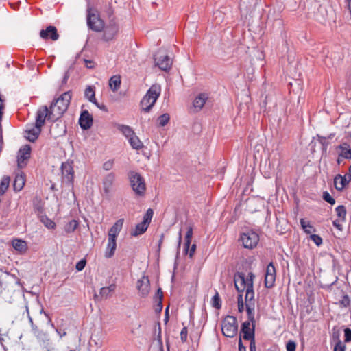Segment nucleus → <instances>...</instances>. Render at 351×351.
I'll return each mask as SVG.
<instances>
[{"mask_svg": "<svg viewBox=\"0 0 351 351\" xmlns=\"http://www.w3.org/2000/svg\"><path fill=\"white\" fill-rule=\"evenodd\" d=\"M300 224L302 229L306 234H310L312 232H315L316 231L315 228L311 225L309 222L306 221L304 219H300Z\"/></svg>", "mask_w": 351, "mask_h": 351, "instance_id": "nucleus-34", "label": "nucleus"}, {"mask_svg": "<svg viewBox=\"0 0 351 351\" xmlns=\"http://www.w3.org/2000/svg\"><path fill=\"white\" fill-rule=\"evenodd\" d=\"M239 241L246 249H253L256 247L259 241V236L254 231L248 230L240 235Z\"/></svg>", "mask_w": 351, "mask_h": 351, "instance_id": "nucleus-8", "label": "nucleus"}, {"mask_svg": "<svg viewBox=\"0 0 351 351\" xmlns=\"http://www.w3.org/2000/svg\"><path fill=\"white\" fill-rule=\"evenodd\" d=\"M323 199L328 203L330 204L331 205H333L335 204V200L333 197H331V195L327 192L324 191L322 195Z\"/></svg>", "mask_w": 351, "mask_h": 351, "instance_id": "nucleus-44", "label": "nucleus"}, {"mask_svg": "<svg viewBox=\"0 0 351 351\" xmlns=\"http://www.w3.org/2000/svg\"><path fill=\"white\" fill-rule=\"evenodd\" d=\"M341 306L348 307L350 304V300L347 294L343 295L342 299L339 301Z\"/></svg>", "mask_w": 351, "mask_h": 351, "instance_id": "nucleus-46", "label": "nucleus"}, {"mask_svg": "<svg viewBox=\"0 0 351 351\" xmlns=\"http://www.w3.org/2000/svg\"><path fill=\"white\" fill-rule=\"evenodd\" d=\"M59 127L58 123L53 124L51 126L50 132L55 136H62L66 133V127L62 124L61 128L59 131H57L58 128Z\"/></svg>", "mask_w": 351, "mask_h": 351, "instance_id": "nucleus-30", "label": "nucleus"}, {"mask_svg": "<svg viewBox=\"0 0 351 351\" xmlns=\"http://www.w3.org/2000/svg\"><path fill=\"white\" fill-rule=\"evenodd\" d=\"M340 335L339 330L337 328L334 327L331 335L332 341L335 342V343H343L340 339Z\"/></svg>", "mask_w": 351, "mask_h": 351, "instance_id": "nucleus-37", "label": "nucleus"}, {"mask_svg": "<svg viewBox=\"0 0 351 351\" xmlns=\"http://www.w3.org/2000/svg\"><path fill=\"white\" fill-rule=\"evenodd\" d=\"M221 330L224 336L234 337L238 332V322L234 316H226L221 323Z\"/></svg>", "mask_w": 351, "mask_h": 351, "instance_id": "nucleus-5", "label": "nucleus"}, {"mask_svg": "<svg viewBox=\"0 0 351 351\" xmlns=\"http://www.w3.org/2000/svg\"><path fill=\"white\" fill-rule=\"evenodd\" d=\"M153 215V210L149 208L143 217V221L136 224L134 230L131 233V234L134 237H137L143 234L147 230Z\"/></svg>", "mask_w": 351, "mask_h": 351, "instance_id": "nucleus-9", "label": "nucleus"}, {"mask_svg": "<svg viewBox=\"0 0 351 351\" xmlns=\"http://www.w3.org/2000/svg\"><path fill=\"white\" fill-rule=\"evenodd\" d=\"M51 116L50 108L49 109L47 106H40L36 112L35 124L43 127L45 125L46 119L51 121H57L56 119L51 118Z\"/></svg>", "mask_w": 351, "mask_h": 351, "instance_id": "nucleus-10", "label": "nucleus"}, {"mask_svg": "<svg viewBox=\"0 0 351 351\" xmlns=\"http://www.w3.org/2000/svg\"><path fill=\"white\" fill-rule=\"evenodd\" d=\"M193 237V227L189 226L187 228V231L185 236V240L186 241V244L191 243V239Z\"/></svg>", "mask_w": 351, "mask_h": 351, "instance_id": "nucleus-45", "label": "nucleus"}, {"mask_svg": "<svg viewBox=\"0 0 351 351\" xmlns=\"http://www.w3.org/2000/svg\"><path fill=\"white\" fill-rule=\"evenodd\" d=\"M117 32L118 27L115 23L110 25L109 26L106 27L104 32L103 38L106 41L110 40L114 38Z\"/></svg>", "mask_w": 351, "mask_h": 351, "instance_id": "nucleus-22", "label": "nucleus"}, {"mask_svg": "<svg viewBox=\"0 0 351 351\" xmlns=\"http://www.w3.org/2000/svg\"><path fill=\"white\" fill-rule=\"evenodd\" d=\"M276 280V276L274 275H267L265 276V286L267 288H271L274 285V282Z\"/></svg>", "mask_w": 351, "mask_h": 351, "instance_id": "nucleus-36", "label": "nucleus"}, {"mask_svg": "<svg viewBox=\"0 0 351 351\" xmlns=\"http://www.w3.org/2000/svg\"><path fill=\"white\" fill-rule=\"evenodd\" d=\"M250 351H256V341L255 339L250 341Z\"/></svg>", "mask_w": 351, "mask_h": 351, "instance_id": "nucleus-60", "label": "nucleus"}, {"mask_svg": "<svg viewBox=\"0 0 351 351\" xmlns=\"http://www.w3.org/2000/svg\"><path fill=\"white\" fill-rule=\"evenodd\" d=\"M93 123L92 115L88 110H84L80 114L79 123L83 130H88L91 128Z\"/></svg>", "mask_w": 351, "mask_h": 351, "instance_id": "nucleus-16", "label": "nucleus"}, {"mask_svg": "<svg viewBox=\"0 0 351 351\" xmlns=\"http://www.w3.org/2000/svg\"><path fill=\"white\" fill-rule=\"evenodd\" d=\"M40 36L45 40L50 38L53 41H56L59 38V34L55 26L49 25L45 29L40 32Z\"/></svg>", "mask_w": 351, "mask_h": 351, "instance_id": "nucleus-14", "label": "nucleus"}, {"mask_svg": "<svg viewBox=\"0 0 351 351\" xmlns=\"http://www.w3.org/2000/svg\"><path fill=\"white\" fill-rule=\"evenodd\" d=\"M208 96L206 93H202L199 94L193 102V112H197L200 111L208 100Z\"/></svg>", "mask_w": 351, "mask_h": 351, "instance_id": "nucleus-18", "label": "nucleus"}, {"mask_svg": "<svg viewBox=\"0 0 351 351\" xmlns=\"http://www.w3.org/2000/svg\"><path fill=\"white\" fill-rule=\"evenodd\" d=\"M86 264V259H82L79 262L77 263L75 268L77 271H82L84 269Z\"/></svg>", "mask_w": 351, "mask_h": 351, "instance_id": "nucleus-53", "label": "nucleus"}, {"mask_svg": "<svg viewBox=\"0 0 351 351\" xmlns=\"http://www.w3.org/2000/svg\"><path fill=\"white\" fill-rule=\"evenodd\" d=\"M333 226L337 228L338 230H342V225L339 223V221L335 220L332 222Z\"/></svg>", "mask_w": 351, "mask_h": 351, "instance_id": "nucleus-64", "label": "nucleus"}, {"mask_svg": "<svg viewBox=\"0 0 351 351\" xmlns=\"http://www.w3.org/2000/svg\"><path fill=\"white\" fill-rule=\"evenodd\" d=\"M69 77H70L69 73V71H66L64 73V77L62 81V85L66 84L67 83V81H68V79L69 78Z\"/></svg>", "mask_w": 351, "mask_h": 351, "instance_id": "nucleus-62", "label": "nucleus"}, {"mask_svg": "<svg viewBox=\"0 0 351 351\" xmlns=\"http://www.w3.org/2000/svg\"><path fill=\"white\" fill-rule=\"evenodd\" d=\"M346 88L351 90V71H350L346 76Z\"/></svg>", "mask_w": 351, "mask_h": 351, "instance_id": "nucleus-57", "label": "nucleus"}, {"mask_svg": "<svg viewBox=\"0 0 351 351\" xmlns=\"http://www.w3.org/2000/svg\"><path fill=\"white\" fill-rule=\"evenodd\" d=\"M116 288L115 285L112 284L108 287H102L100 289L99 295L101 298H108L111 295V293L114 291Z\"/></svg>", "mask_w": 351, "mask_h": 351, "instance_id": "nucleus-28", "label": "nucleus"}, {"mask_svg": "<svg viewBox=\"0 0 351 351\" xmlns=\"http://www.w3.org/2000/svg\"><path fill=\"white\" fill-rule=\"evenodd\" d=\"M129 178L133 191L136 195L143 196L146 190L144 178L139 173L135 172H131Z\"/></svg>", "mask_w": 351, "mask_h": 351, "instance_id": "nucleus-6", "label": "nucleus"}, {"mask_svg": "<svg viewBox=\"0 0 351 351\" xmlns=\"http://www.w3.org/2000/svg\"><path fill=\"white\" fill-rule=\"evenodd\" d=\"M155 302H156L155 306L156 313H160L162 309V299L163 293L161 288H158L154 296Z\"/></svg>", "mask_w": 351, "mask_h": 351, "instance_id": "nucleus-24", "label": "nucleus"}, {"mask_svg": "<svg viewBox=\"0 0 351 351\" xmlns=\"http://www.w3.org/2000/svg\"><path fill=\"white\" fill-rule=\"evenodd\" d=\"M245 308L247 314L248 320L250 323L254 324L255 319H254V303H248L245 304Z\"/></svg>", "mask_w": 351, "mask_h": 351, "instance_id": "nucleus-29", "label": "nucleus"}, {"mask_svg": "<svg viewBox=\"0 0 351 351\" xmlns=\"http://www.w3.org/2000/svg\"><path fill=\"white\" fill-rule=\"evenodd\" d=\"M114 180L115 174L114 173H110L104 178L102 182L103 190L106 195H108L111 192Z\"/></svg>", "mask_w": 351, "mask_h": 351, "instance_id": "nucleus-19", "label": "nucleus"}, {"mask_svg": "<svg viewBox=\"0 0 351 351\" xmlns=\"http://www.w3.org/2000/svg\"><path fill=\"white\" fill-rule=\"evenodd\" d=\"M56 332L58 333V335H60V337H62L66 335V332H65V330H62L60 328H56Z\"/></svg>", "mask_w": 351, "mask_h": 351, "instance_id": "nucleus-63", "label": "nucleus"}, {"mask_svg": "<svg viewBox=\"0 0 351 351\" xmlns=\"http://www.w3.org/2000/svg\"><path fill=\"white\" fill-rule=\"evenodd\" d=\"M42 127H40L35 124V126L31 129H28L26 130L27 133V138L31 141L34 142L38 137L39 134L41 132Z\"/></svg>", "mask_w": 351, "mask_h": 351, "instance_id": "nucleus-23", "label": "nucleus"}, {"mask_svg": "<svg viewBox=\"0 0 351 351\" xmlns=\"http://www.w3.org/2000/svg\"><path fill=\"white\" fill-rule=\"evenodd\" d=\"M341 150V152L339 154V157L346 158V159H350L351 158V149L350 148H346V149H339Z\"/></svg>", "mask_w": 351, "mask_h": 351, "instance_id": "nucleus-42", "label": "nucleus"}, {"mask_svg": "<svg viewBox=\"0 0 351 351\" xmlns=\"http://www.w3.org/2000/svg\"><path fill=\"white\" fill-rule=\"evenodd\" d=\"M63 179L69 182H72L74 178V171L71 164L69 162H64L61 167Z\"/></svg>", "mask_w": 351, "mask_h": 351, "instance_id": "nucleus-15", "label": "nucleus"}, {"mask_svg": "<svg viewBox=\"0 0 351 351\" xmlns=\"http://www.w3.org/2000/svg\"><path fill=\"white\" fill-rule=\"evenodd\" d=\"M265 274L276 276V269L272 262L267 265Z\"/></svg>", "mask_w": 351, "mask_h": 351, "instance_id": "nucleus-48", "label": "nucleus"}, {"mask_svg": "<svg viewBox=\"0 0 351 351\" xmlns=\"http://www.w3.org/2000/svg\"><path fill=\"white\" fill-rule=\"evenodd\" d=\"M117 247L116 239L108 238V243L105 252L106 258H111L114 256Z\"/></svg>", "mask_w": 351, "mask_h": 351, "instance_id": "nucleus-25", "label": "nucleus"}, {"mask_svg": "<svg viewBox=\"0 0 351 351\" xmlns=\"http://www.w3.org/2000/svg\"><path fill=\"white\" fill-rule=\"evenodd\" d=\"M287 351H295L296 343L293 341H289L286 345Z\"/></svg>", "mask_w": 351, "mask_h": 351, "instance_id": "nucleus-52", "label": "nucleus"}, {"mask_svg": "<svg viewBox=\"0 0 351 351\" xmlns=\"http://www.w3.org/2000/svg\"><path fill=\"white\" fill-rule=\"evenodd\" d=\"M25 184V176L24 173L21 172L20 173H17L15 176L13 188L14 190L16 192L21 191Z\"/></svg>", "mask_w": 351, "mask_h": 351, "instance_id": "nucleus-21", "label": "nucleus"}, {"mask_svg": "<svg viewBox=\"0 0 351 351\" xmlns=\"http://www.w3.org/2000/svg\"><path fill=\"white\" fill-rule=\"evenodd\" d=\"M169 119V114L167 113L160 115L158 119L160 126L166 125L168 123Z\"/></svg>", "mask_w": 351, "mask_h": 351, "instance_id": "nucleus-41", "label": "nucleus"}, {"mask_svg": "<svg viewBox=\"0 0 351 351\" xmlns=\"http://www.w3.org/2000/svg\"><path fill=\"white\" fill-rule=\"evenodd\" d=\"M77 226H78L77 221L71 220L70 222H69L66 224V226L65 227V230L67 232H73L75 230V229L77 228Z\"/></svg>", "mask_w": 351, "mask_h": 351, "instance_id": "nucleus-40", "label": "nucleus"}, {"mask_svg": "<svg viewBox=\"0 0 351 351\" xmlns=\"http://www.w3.org/2000/svg\"><path fill=\"white\" fill-rule=\"evenodd\" d=\"M196 250V244H193L191 246V248L189 249L188 253L190 258H192Z\"/></svg>", "mask_w": 351, "mask_h": 351, "instance_id": "nucleus-58", "label": "nucleus"}, {"mask_svg": "<svg viewBox=\"0 0 351 351\" xmlns=\"http://www.w3.org/2000/svg\"><path fill=\"white\" fill-rule=\"evenodd\" d=\"M14 248L19 252H25L27 249V244L21 240H15L12 243Z\"/></svg>", "mask_w": 351, "mask_h": 351, "instance_id": "nucleus-35", "label": "nucleus"}, {"mask_svg": "<svg viewBox=\"0 0 351 351\" xmlns=\"http://www.w3.org/2000/svg\"><path fill=\"white\" fill-rule=\"evenodd\" d=\"M71 97V91H66L57 99H53L49 108L51 110V118L56 119V120L60 119L67 110Z\"/></svg>", "mask_w": 351, "mask_h": 351, "instance_id": "nucleus-2", "label": "nucleus"}, {"mask_svg": "<svg viewBox=\"0 0 351 351\" xmlns=\"http://www.w3.org/2000/svg\"><path fill=\"white\" fill-rule=\"evenodd\" d=\"M344 332V342L349 343L351 341V329L350 328H345Z\"/></svg>", "mask_w": 351, "mask_h": 351, "instance_id": "nucleus-47", "label": "nucleus"}, {"mask_svg": "<svg viewBox=\"0 0 351 351\" xmlns=\"http://www.w3.org/2000/svg\"><path fill=\"white\" fill-rule=\"evenodd\" d=\"M335 210L337 213V215L343 221H344L346 215V209L345 206L343 205H340L336 208Z\"/></svg>", "mask_w": 351, "mask_h": 351, "instance_id": "nucleus-39", "label": "nucleus"}, {"mask_svg": "<svg viewBox=\"0 0 351 351\" xmlns=\"http://www.w3.org/2000/svg\"><path fill=\"white\" fill-rule=\"evenodd\" d=\"M129 143L132 147L134 149L138 150L143 147V144L139 138L134 134L129 139Z\"/></svg>", "mask_w": 351, "mask_h": 351, "instance_id": "nucleus-27", "label": "nucleus"}, {"mask_svg": "<svg viewBox=\"0 0 351 351\" xmlns=\"http://www.w3.org/2000/svg\"><path fill=\"white\" fill-rule=\"evenodd\" d=\"M86 66L88 69H92L95 66V63L92 60H84Z\"/></svg>", "mask_w": 351, "mask_h": 351, "instance_id": "nucleus-61", "label": "nucleus"}, {"mask_svg": "<svg viewBox=\"0 0 351 351\" xmlns=\"http://www.w3.org/2000/svg\"><path fill=\"white\" fill-rule=\"evenodd\" d=\"M121 82L119 75H113L109 80V86L113 92H117L120 88Z\"/></svg>", "mask_w": 351, "mask_h": 351, "instance_id": "nucleus-26", "label": "nucleus"}, {"mask_svg": "<svg viewBox=\"0 0 351 351\" xmlns=\"http://www.w3.org/2000/svg\"><path fill=\"white\" fill-rule=\"evenodd\" d=\"M310 237L317 246L322 243V239L319 235L311 234Z\"/></svg>", "mask_w": 351, "mask_h": 351, "instance_id": "nucleus-51", "label": "nucleus"}, {"mask_svg": "<svg viewBox=\"0 0 351 351\" xmlns=\"http://www.w3.org/2000/svg\"><path fill=\"white\" fill-rule=\"evenodd\" d=\"M237 300H238V311H239V312L242 313L244 310V304H243L242 294H239L238 295Z\"/></svg>", "mask_w": 351, "mask_h": 351, "instance_id": "nucleus-49", "label": "nucleus"}, {"mask_svg": "<svg viewBox=\"0 0 351 351\" xmlns=\"http://www.w3.org/2000/svg\"><path fill=\"white\" fill-rule=\"evenodd\" d=\"M119 130L121 131L123 135L129 139L133 134H134V130L128 125H121L119 126Z\"/></svg>", "mask_w": 351, "mask_h": 351, "instance_id": "nucleus-33", "label": "nucleus"}, {"mask_svg": "<svg viewBox=\"0 0 351 351\" xmlns=\"http://www.w3.org/2000/svg\"><path fill=\"white\" fill-rule=\"evenodd\" d=\"M160 91L161 88L158 84H154L149 88L141 101L142 110L145 112L150 111L160 96Z\"/></svg>", "mask_w": 351, "mask_h": 351, "instance_id": "nucleus-3", "label": "nucleus"}, {"mask_svg": "<svg viewBox=\"0 0 351 351\" xmlns=\"http://www.w3.org/2000/svg\"><path fill=\"white\" fill-rule=\"evenodd\" d=\"M87 25L90 29L95 32H101L104 28V22L100 18L96 9L88 8L87 9Z\"/></svg>", "mask_w": 351, "mask_h": 351, "instance_id": "nucleus-4", "label": "nucleus"}, {"mask_svg": "<svg viewBox=\"0 0 351 351\" xmlns=\"http://www.w3.org/2000/svg\"><path fill=\"white\" fill-rule=\"evenodd\" d=\"M136 287L141 297H147L150 291V282L148 276H143L141 279L138 280Z\"/></svg>", "mask_w": 351, "mask_h": 351, "instance_id": "nucleus-13", "label": "nucleus"}, {"mask_svg": "<svg viewBox=\"0 0 351 351\" xmlns=\"http://www.w3.org/2000/svg\"><path fill=\"white\" fill-rule=\"evenodd\" d=\"M30 153L31 147L29 145H26L19 149L17 155V164L20 169L25 167V161L30 158Z\"/></svg>", "mask_w": 351, "mask_h": 351, "instance_id": "nucleus-12", "label": "nucleus"}, {"mask_svg": "<svg viewBox=\"0 0 351 351\" xmlns=\"http://www.w3.org/2000/svg\"><path fill=\"white\" fill-rule=\"evenodd\" d=\"M124 219L117 220L108 231V238L116 239L117 235L122 229Z\"/></svg>", "mask_w": 351, "mask_h": 351, "instance_id": "nucleus-20", "label": "nucleus"}, {"mask_svg": "<svg viewBox=\"0 0 351 351\" xmlns=\"http://www.w3.org/2000/svg\"><path fill=\"white\" fill-rule=\"evenodd\" d=\"M351 182L350 175L346 174L344 176L340 174L337 175L334 179L335 187L337 191H342L343 188Z\"/></svg>", "mask_w": 351, "mask_h": 351, "instance_id": "nucleus-17", "label": "nucleus"}, {"mask_svg": "<svg viewBox=\"0 0 351 351\" xmlns=\"http://www.w3.org/2000/svg\"><path fill=\"white\" fill-rule=\"evenodd\" d=\"M346 346L343 343H335L334 346V351H345Z\"/></svg>", "mask_w": 351, "mask_h": 351, "instance_id": "nucleus-56", "label": "nucleus"}, {"mask_svg": "<svg viewBox=\"0 0 351 351\" xmlns=\"http://www.w3.org/2000/svg\"><path fill=\"white\" fill-rule=\"evenodd\" d=\"M241 333H243V338L245 340H252L255 339V324L250 323V321L244 322L241 328Z\"/></svg>", "mask_w": 351, "mask_h": 351, "instance_id": "nucleus-11", "label": "nucleus"}, {"mask_svg": "<svg viewBox=\"0 0 351 351\" xmlns=\"http://www.w3.org/2000/svg\"><path fill=\"white\" fill-rule=\"evenodd\" d=\"M85 97L92 103L96 104L95 93L94 88L88 86L84 92Z\"/></svg>", "mask_w": 351, "mask_h": 351, "instance_id": "nucleus-31", "label": "nucleus"}, {"mask_svg": "<svg viewBox=\"0 0 351 351\" xmlns=\"http://www.w3.org/2000/svg\"><path fill=\"white\" fill-rule=\"evenodd\" d=\"M239 351H246V348L243 344L241 336L239 337Z\"/></svg>", "mask_w": 351, "mask_h": 351, "instance_id": "nucleus-59", "label": "nucleus"}, {"mask_svg": "<svg viewBox=\"0 0 351 351\" xmlns=\"http://www.w3.org/2000/svg\"><path fill=\"white\" fill-rule=\"evenodd\" d=\"M318 141L319 143L322 145V151L326 152L328 145L329 143L327 141L326 138L325 136H318Z\"/></svg>", "mask_w": 351, "mask_h": 351, "instance_id": "nucleus-43", "label": "nucleus"}, {"mask_svg": "<svg viewBox=\"0 0 351 351\" xmlns=\"http://www.w3.org/2000/svg\"><path fill=\"white\" fill-rule=\"evenodd\" d=\"M212 306L216 309H220L221 307V299L217 291H216L215 295L212 298Z\"/></svg>", "mask_w": 351, "mask_h": 351, "instance_id": "nucleus-38", "label": "nucleus"}, {"mask_svg": "<svg viewBox=\"0 0 351 351\" xmlns=\"http://www.w3.org/2000/svg\"><path fill=\"white\" fill-rule=\"evenodd\" d=\"M154 62L162 71L171 69L173 61L163 50H158L154 55Z\"/></svg>", "mask_w": 351, "mask_h": 351, "instance_id": "nucleus-7", "label": "nucleus"}, {"mask_svg": "<svg viewBox=\"0 0 351 351\" xmlns=\"http://www.w3.org/2000/svg\"><path fill=\"white\" fill-rule=\"evenodd\" d=\"M254 275L252 272H250L248 276L245 278L243 273L237 272L234 276V282L235 288L239 293H243L245 290V304L254 303V292L253 289V280Z\"/></svg>", "mask_w": 351, "mask_h": 351, "instance_id": "nucleus-1", "label": "nucleus"}, {"mask_svg": "<svg viewBox=\"0 0 351 351\" xmlns=\"http://www.w3.org/2000/svg\"><path fill=\"white\" fill-rule=\"evenodd\" d=\"M43 222L45 225V226L48 228H54L56 226V223L53 221H51L47 218H46L45 220H43Z\"/></svg>", "mask_w": 351, "mask_h": 351, "instance_id": "nucleus-55", "label": "nucleus"}, {"mask_svg": "<svg viewBox=\"0 0 351 351\" xmlns=\"http://www.w3.org/2000/svg\"><path fill=\"white\" fill-rule=\"evenodd\" d=\"M114 160H110L105 162L103 165V169L106 171H109L113 167Z\"/></svg>", "mask_w": 351, "mask_h": 351, "instance_id": "nucleus-54", "label": "nucleus"}, {"mask_svg": "<svg viewBox=\"0 0 351 351\" xmlns=\"http://www.w3.org/2000/svg\"><path fill=\"white\" fill-rule=\"evenodd\" d=\"M10 182V176H5L1 178L0 183V195H3L7 191Z\"/></svg>", "mask_w": 351, "mask_h": 351, "instance_id": "nucleus-32", "label": "nucleus"}, {"mask_svg": "<svg viewBox=\"0 0 351 351\" xmlns=\"http://www.w3.org/2000/svg\"><path fill=\"white\" fill-rule=\"evenodd\" d=\"M188 329L186 327H184L180 332V339L182 343L187 341Z\"/></svg>", "mask_w": 351, "mask_h": 351, "instance_id": "nucleus-50", "label": "nucleus"}]
</instances>
